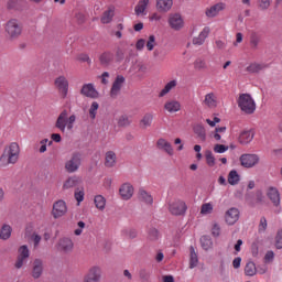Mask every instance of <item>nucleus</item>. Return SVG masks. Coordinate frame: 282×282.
I'll list each match as a JSON object with an SVG mask.
<instances>
[{
    "mask_svg": "<svg viewBox=\"0 0 282 282\" xmlns=\"http://www.w3.org/2000/svg\"><path fill=\"white\" fill-rule=\"evenodd\" d=\"M21 155V147L19 143L11 142L4 147L3 153L0 156V166H9V164H17Z\"/></svg>",
    "mask_w": 282,
    "mask_h": 282,
    "instance_id": "f257e3e1",
    "label": "nucleus"
},
{
    "mask_svg": "<svg viewBox=\"0 0 282 282\" xmlns=\"http://www.w3.org/2000/svg\"><path fill=\"white\" fill-rule=\"evenodd\" d=\"M4 32L8 41H17L23 33V25L17 19H11L6 23Z\"/></svg>",
    "mask_w": 282,
    "mask_h": 282,
    "instance_id": "f03ea898",
    "label": "nucleus"
},
{
    "mask_svg": "<svg viewBox=\"0 0 282 282\" xmlns=\"http://www.w3.org/2000/svg\"><path fill=\"white\" fill-rule=\"evenodd\" d=\"M167 210L173 217H184L188 210V206L183 199L174 198L169 200Z\"/></svg>",
    "mask_w": 282,
    "mask_h": 282,
    "instance_id": "7ed1b4c3",
    "label": "nucleus"
},
{
    "mask_svg": "<svg viewBox=\"0 0 282 282\" xmlns=\"http://www.w3.org/2000/svg\"><path fill=\"white\" fill-rule=\"evenodd\" d=\"M238 107L243 113L252 115L257 111V104L250 94H241L238 98Z\"/></svg>",
    "mask_w": 282,
    "mask_h": 282,
    "instance_id": "20e7f679",
    "label": "nucleus"
},
{
    "mask_svg": "<svg viewBox=\"0 0 282 282\" xmlns=\"http://www.w3.org/2000/svg\"><path fill=\"white\" fill-rule=\"evenodd\" d=\"M83 166V154L80 152H74L70 158L64 163L66 173H78Z\"/></svg>",
    "mask_w": 282,
    "mask_h": 282,
    "instance_id": "39448f33",
    "label": "nucleus"
},
{
    "mask_svg": "<svg viewBox=\"0 0 282 282\" xmlns=\"http://www.w3.org/2000/svg\"><path fill=\"white\" fill-rule=\"evenodd\" d=\"M102 281V267L95 264L88 269L83 278V282H100Z\"/></svg>",
    "mask_w": 282,
    "mask_h": 282,
    "instance_id": "423d86ee",
    "label": "nucleus"
},
{
    "mask_svg": "<svg viewBox=\"0 0 282 282\" xmlns=\"http://www.w3.org/2000/svg\"><path fill=\"white\" fill-rule=\"evenodd\" d=\"M240 164L245 169H252L259 164V155L257 154H242L240 156Z\"/></svg>",
    "mask_w": 282,
    "mask_h": 282,
    "instance_id": "0eeeda50",
    "label": "nucleus"
},
{
    "mask_svg": "<svg viewBox=\"0 0 282 282\" xmlns=\"http://www.w3.org/2000/svg\"><path fill=\"white\" fill-rule=\"evenodd\" d=\"M55 87L58 89L59 94H62V98H67L69 82L65 76H59L55 79Z\"/></svg>",
    "mask_w": 282,
    "mask_h": 282,
    "instance_id": "6e6552de",
    "label": "nucleus"
},
{
    "mask_svg": "<svg viewBox=\"0 0 282 282\" xmlns=\"http://www.w3.org/2000/svg\"><path fill=\"white\" fill-rule=\"evenodd\" d=\"M45 269V262L41 258H36L32 262V272L31 275L34 279H41L43 276V270Z\"/></svg>",
    "mask_w": 282,
    "mask_h": 282,
    "instance_id": "1a4fd4ad",
    "label": "nucleus"
},
{
    "mask_svg": "<svg viewBox=\"0 0 282 282\" xmlns=\"http://www.w3.org/2000/svg\"><path fill=\"white\" fill-rule=\"evenodd\" d=\"M67 213V204L65 200H57L53 204V210L52 215L54 219H58L59 217H63Z\"/></svg>",
    "mask_w": 282,
    "mask_h": 282,
    "instance_id": "9d476101",
    "label": "nucleus"
},
{
    "mask_svg": "<svg viewBox=\"0 0 282 282\" xmlns=\"http://www.w3.org/2000/svg\"><path fill=\"white\" fill-rule=\"evenodd\" d=\"M123 85H124V76L118 75L115 82L112 83V87L110 89V97L118 98V96H120V91Z\"/></svg>",
    "mask_w": 282,
    "mask_h": 282,
    "instance_id": "9b49d317",
    "label": "nucleus"
},
{
    "mask_svg": "<svg viewBox=\"0 0 282 282\" xmlns=\"http://www.w3.org/2000/svg\"><path fill=\"white\" fill-rule=\"evenodd\" d=\"M79 184H83V178L78 175H73L64 181L62 188L63 191H70V188H76Z\"/></svg>",
    "mask_w": 282,
    "mask_h": 282,
    "instance_id": "f8f14e48",
    "label": "nucleus"
},
{
    "mask_svg": "<svg viewBox=\"0 0 282 282\" xmlns=\"http://www.w3.org/2000/svg\"><path fill=\"white\" fill-rule=\"evenodd\" d=\"M169 24L172 30H182L184 28V20L180 13H172L169 18Z\"/></svg>",
    "mask_w": 282,
    "mask_h": 282,
    "instance_id": "ddd939ff",
    "label": "nucleus"
},
{
    "mask_svg": "<svg viewBox=\"0 0 282 282\" xmlns=\"http://www.w3.org/2000/svg\"><path fill=\"white\" fill-rule=\"evenodd\" d=\"M57 246L59 252H64L65 254H69L74 250V241L70 238H61Z\"/></svg>",
    "mask_w": 282,
    "mask_h": 282,
    "instance_id": "4468645a",
    "label": "nucleus"
},
{
    "mask_svg": "<svg viewBox=\"0 0 282 282\" xmlns=\"http://www.w3.org/2000/svg\"><path fill=\"white\" fill-rule=\"evenodd\" d=\"M225 221L229 226H235L237 221H239V209L231 207L229 210L226 212Z\"/></svg>",
    "mask_w": 282,
    "mask_h": 282,
    "instance_id": "2eb2a0df",
    "label": "nucleus"
},
{
    "mask_svg": "<svg viewBox=\"0 0 282 282\" xmlns=\"http://www.w3.org/2000/svg\"><path fill=\"white\" fill-rule=\"evenodd\" d=\"M267 197L270 199L275 208H279V206H281V194L279 193V189H276V187H270L267 193Z\"/></svg>",
    "mask_w": 282,
    "mask_h": 282,
    "instance_id": "dca6fc26",
    "label": "nucleus"
},
{
    "mask_svg": "<svg viewBox=\"0 0 282 282\" xmlns=\"http://www.w3.org/2000/svg\"><path fill=\"white\" fill-rule=\"evenodd\" d=\"M119 195L122 199L128 200L133 197V185L131 183H124L119 188Z\"/></svg>",
    "mask_w": 282,
    "mask_h": 282,
    "instance_id": "f3484780",
    "label": "nucleus"
},
{
    "mask_svg": "<svg viewBox=\"0 0 282 282\" xmlns=\"http://www.w3.org/2000/svg\"><path fill=\"white\" fill-rule=\"evenodd\" d=\"M80 94L86 98H98V93L96 91L94 84L84 85L80 89Z\"/></svg>",
    "mask_w": 282,
    "mask_h": 282,
    "instance_id": "a211bd4d",
    "label": "nucleus"
},
{
    "mask_svg": "<svg viewBox=\"0 0 282 282\" xmlns=\"http://www.w3.org/2000/svg\"><path fill=\"white\" fill-rule=\"evenodd\" d=\"M56 129H59L63 133H65V129L67 127V110H63L59 116L57 117V120L55 122Z\"/></svg>",
    "mask_w": 282,
    "mask_h": 282,
    "instance_id": "6ab92c4d",
    "label": "nucleus"
},
{
    "mask_svg": "<svg viewBox=\"0 0 282 282\" xmlns=\"http://www.w3.org/2000/svg\"><path fill=\"white\" fill-rule=\"evenodd\" d=\"M164 109L169 113H177L182 109V104L175 99H171L164 104Z\"/></svg>",
    "mask_w": 282,
    "mask_h": 282,
    "instance_id": "aec40b11",
    "label": "nucleus"
},
{
    "mask_svg": "<svg viewBox=\"0 0 282 282\" xmlns=\"http://www.w3.org/2000/svg\"><path fill=\"white\" fill-rule=\"evenodd\" d=\"M99 63L102 67H109L113 63V53L106 51L99 56Z\"/></svg>",
    "mask_w": 282,
    "mask_h": 282,
    "instance_id": "412c9836",
    "label": "nucleus"
},
{
    "mask_svg": "<svg viewBox=\"0 0 282 282\" xmlns=\"http://www.w3.org/2000/svg\"><path fill=\"white\" fill-rule=\"evenodd\" d=\"M156 147L161 151H165V153H167V155H173V153H174L173 145H171V142L166 141L165 139H162V138L159 139L156 141Z\"/></svg>",
    "mask_w": 282,
    "mask_h": 282,
    "instance_id": "4be33fe9",
    "label": "nucleus"
},
{
    "mask_svg": "<svg viewBox=\"0 0 282 282\" xmlns=\"http://www.w3.org/2000/svg\"><path fill=\"white\" fill-rule=\"evenodd\" d=\"M208 34H210V29L207 26L203 29L198 36L193 39V45H204L206 39H208Z\"/></svg>",
    "mask_w": 282,
    "mask_h": 282,
    "instance_id": "5701e85b",
    "label": "nucleus"
},
{
    "mask_svg": "<svg viewBox=\"0 0 282 282\" xmlns=\"http://www.w3.org/2000/svg\"><path fill=\"white\" fill-rule=\"evenodd\" d=\"M224 8H225L224 3H217V4L213 6L212 8L207 9L205 14L209 19H213V18L217 17V14H219V12H221V10H224Z\"/></svg>",
    "mask_w": 282,
    "mask_h": 282,
    "instance_id": "b1692460",
    "label": "nucleus"
},
{
    "mask_svg": "<svg viewBox=\"0 0 282 282\" xmlns=\"http://www.w3.org/2000/svg\"><path fill=\"white\" fill-rule=\"evenodd\" d=\"M173 8V0H156V9L159 12H169Z\"/></svg>",
    "mask_w": 282,
    "mask_h": 282,
    "instance_id": "393cba45",
    "label": "nucleus"
},
{
    "mask_svg": "<svg viewBox=\"0 0 282 282\" xmlns=\"http://www.w3.org/2000/svg\"><path fill=\"white\" fill-rule=\"evenodd\" d=\"M139 202H143V204L151 206L153 204V196H151V194H149V192H147L144 188H140Z\"/></svg>",
    "mask_w": 282,
    "mask_h": 282,
    "instance_id": "a878e982",
    "label": "nucleus"
},
{
    "mask_svg": "<svg viewBox=\"0 0 282 282\" xmlns=\"http://www.w3.org/2000/svg\"><path fill=\"white\" fill-rule=\"evenodd\" d=\"M254 139V133L252 131H242L238 138V142L241 144H250L252 140Z\"/></svg>",
    "mask_w": 282,
    "mask_h": 282,
    "instance_id": "bb28decb",
    "label": "nucleus"
},
{
    "mask_svg": "<svg viewBox=\"0 0 282 282\" xmlns=\"http://www.w3.org/2000/svg\"><path fill=\"white\" fill-rule=\"evenodd\" d=\"M193 131L196 135V138H198V140H200V142H204L206 140V128H204V126L202 123H197L193 127Z\"/></svg>",
    "mask_w": 282,
    "mask_h": 282,
    "instance_id": "cd10ccee",
    "label": "nucleus"
},
{
    "mask_svg": "<svg viewBox=\"0 0 282 282\" xmlns=\"http://www.w3.org/2000/svg\"><path fill=\"white\" fill-rule=\"evenodd\" d=\"M203 102L209 109H215V107H217V96H215V93H208L207 95H205V99Z\"/></svg>",
    "mask_w": 282,
    "mask_h": 282,
    "instance_id": "c85d7f7f",
    "label": "nucleus"
},
{
    "mask_svg": "<svg viewBox=\"0 0 282 282\" xmlns=\"http://www.w3.org/2000/svg\"><path fill=\"white\" fill-rule=\"evenodd\" d=\"M115 12L116 7H109L108 10H106L101 17V23H111V21H113Z\"/></svg>",
    "mask_w": 282,
    "mask_h": 282,
    "instance_id": "c756f323",
    "label": "nucleus"
},
{
    "mask_svg": "<svg viewBox=\"0 0 282 282\" xmlns=\"http://www.w3.org/2000/svg\"><path fill=\"white\" fill-rule=\"evenodd\" d=\"M259 43H261V35L257 32H251L249 37V44L251 50H259Z\"/></svg>",
    "mask_w": 282,
    "mask_h": 282,
    "instance_id": "7c9ffc66",
    "label": "nucleus"
},
{
    "mask_svg": "<svg viewBox=\"0 0 282 282\" xmlns=\"http://www.w3.org/2000/svg\"><path fill=\"white\" fill-rule=\"evenodd\" d=\"M177 87V79H173L171 82H169L164 88L161 90V93L159 94L160 98H164V96H166V94H169L172 89H175Z\"/></svg>",
    "mask_w": 282,
    "mask_h": 282,
    "instance_id": "2f4dec72",
    "label": "nucleus"
},
{
    "mask_svg": "<svg viewBox=\"0 0 282 282\" xmlns=\"http://www.w3.org/2000/svg\"><path fill=\"white\" fill-rule=\"evenodd\" d=\"M12 237V227L10 225H3L0 229V239L8 241Z\"/></svg>",
    "mask_w": 282,
    "mask_h": 282,
    "instance_id": "473e14b6",
    "label": "nucleus"
},
{
    "mask_svg": "<svg viewBox=\"0 0 282 282\" xmlns=\"http://www.w3.org/2000/svg\"><path fill=\"white\" fill-rule=\"evenodd\" d=\"M265 67V64L252 63L246 68V72L249 74H259V72H262Z\"/></svg>",
    "mask_w": 282,
    "mask_h": 282,
    "instance_id": "72a5a7b5",
    "label": "nucleus"
},
{
    "mask_svg": "<svg viewBox=\"0 0 282 282\" xmlns=\"http://www.w3.org/2000/svg\"><path fill=\"white\" fill-rule=\"evenodd\" d=\"M189 268L193 270V268H197L199 263V258H197V252H195V247L189 248Z\"/></svg>",
    "mask_w": 282,
    "mask_h": 282,
    "instance_id": "f704fd0d",
    "label": "nucleus"
},
{
    "mask_svg": "<svg viewBox=\"0 0 282 282\" xmlns=\"http://www.w3.org/2000/svg\"><path fill=\"white\" fill-rule=\"evenodd\" d=\"M115 165H116V152L108 151L106 153L105 166H107L108 169H111Z\"/></svg>",
    "mask_w": 282,
    "mask_h": 282,
    "instance_id": "c9c22d12",
    "label": "nucleus"
},
{
    "mask_svg": "<svg viewBox=\"0 0 282 282\" xmlns=\"http://www.w3.org/2000/svg\"><path fill=\"white\" fill-rule=\"evenodd\" d=\"M194 69L196 72H204V69H208V64L206 63V59L198 57L194 61Z\"/></svg>",
    "mask_w": 282,
    "mask_h": 282,
    "instance_id": "e433bc0d",
    "label": "nucleus"
},
{
    "mask_svg": "<svg viewBox=\"0 0 282 282\" xmlns=\"http://www.w3.org/2000/svg\"><path fill=\"white\" fill-rule=\"evenodd\" d=\"M153 122V115L152 113H145L143 118L140 121L141 129H149Z\"/></svg>",
    "mask_w": 282,
    "mask_h": 282,
    "instance_id": "4c0bfd02",
    "label": "nucleus"
},
{
    "mask_svg": "<svg viewBox=\"0 0 282 282\" xmlns=\"http://www.w3.org/2000/svg\"><path fill=\"white\" fill-rule=\"evenodd\" d=\"M148 6H149V0L139 1L134 8V12H135L137 17H140V14H144V11L147 10Z\"/></svg>",
    "mask_w": 282,
    "mask_h": 282,
    "instance_id": "58836bf2",
    "label": "nucleus"
},
{
    "mask_svg": "<svg viewBox=\"0 0 282 282\" xmlns=\"http://www.w3.org/2000/svg\"><path fill=\"white\" fill-rule=\"evenodd\" d=\"M239 173H237V170H231L228 174V184H230L231 186H237V184H239Z\"/></svg>",
    "mask_w": 282,
    "mask_h": 282,
    "instance_id": "ea45409f",
    "label": "nucleus"
},
{
    "mask_svg": "<svg viewBox=\"0 0 282 282\" xmlns=\"http://www.w3.org/2000/svg\"><path fill=\"white\" fill-rule=\"evenodd\" d=\"M95 206L98 208V210H104L105 207L107 206V199L102 195H97L95 196Z\"/></svg>",
    "mask_w": 282,
    "mask_h": 282,
    "instance_id": "a19ab883",
    "label": "nucleus"
},
{
    "mask_svg": "<svg viewBox=\"0 0 282 282\" xmlns=\"http://www.w3.org/2000/svg\"><path fill=\"white\" fill-rule=\"evenodd\" d=\"M245 274L247 276H254L257 274V265L254 262H248L245 267Z\"/></svg>",
    "mask_w": 282,
    "mask_h": 282,
    "instance_id": "79ce46f5",
    "label": "nucleus"
},
{
    "mask_svg": "<svg viewBox=\"0 0 282 282\" xmlns=\"http://www.w3.org/2000/svg\"><path fill=\"white\" fill-rule=\"evenodd\" d=\"M200 246L205 250H210L213 248V239L209 236H203L200 238Z\"/></svg>",
    "mask_w": 282,
    "mask_h": 282,
    "instance_id": "37998d69",
    "label": "nucleus"
},
{
    "mask_svg": "<svg viewBox=\"0 0 282 282\" xmlns=\"http://www.w3.org/2000/svg\"><path fill=\"white\" fill-rule=\"evenodd\" d=\"M148 240L155 243V241L160 240V231L156 228H151L148 232Z\"/></svg>",
    "mask_w": 282,
    "mask_h": 282,
    "instance_id": "c03bdc74",
    "label": "nucleus"
},
{
    "mask_svg": "<svg viewBox=\"0 0 282 282\" xmlns=\"http://www.w3.org/2000/svg\"><path fill=\"white\" fill-rule=\"evenodd\" d=\"M126 239H138V230L134 228H129L123 230Z\"/></svg>",
    "mask_w": 282,
    "mask_h": 282,
    "instance_id": "a18cd8bd",
    "label": "nucleus"
},
{
    "mask_svg": "<svg viewBox=\"0 0 282 282\" xmlns=\"http://www.w3.org/2000/svg\"><path fill=\"white\" fill-rule=\"evenodd\" d=\"M100 108V105L97 101H94L89 108V116L91 120H96V113H98V109Z\"/></svg>",
    "mask_w": 282,
    "mask_h": 282,
    "instance_id": "49530a36",
    "label": "nucleus"
},
{
    "mask_svg": "<svg viewBox=\"0 0 282 282\" xmlns=\"http://www.w3.org/2000/svg\"><path fill=\"white\" fill-rule=\"evenodd\" d=\"M130 124H131V119L129 118V116L123 115L119 117L118 127H129Z\"/></svg>",
    "mask_w": 282,
    "mask_h": 282,
    "instance_id": "de8ad7c7",
    "label": "nucleus"
},
{
    "mask_svg": "<svg viewBox=\"0 0 282 282\" xmlns=\"http://www.w3.org/2000/svg\"><path fill=\"white\" fill-rule=\"evenodd\" d=\"M115 58L117 63H122V61H124V50H122L120 46L116 48Z\"/></svg>",
    "mask_w": 282,
    "mask_h": 282,
    "instance_id": "09e8293b",
    "label": "nucleus"
},
{
    "mask_svg": "<svg viewBox=\"0 0 282 282\" xmlns=\"http://www.w3.org/2000/svg\"><path fill=\"white\" fill-rule=\"evenodd\" d=\"M213 213V204L205 203L200 207V215H210Z\"/></svg>",
    "mask_w": 282,
    "mask_h": 282,
    "instance_id": "8fccbe9b",
    "label": "nucleus"
},
{
    "mask_svg": "<svg viewBox=\"0 0 282 282\" xmlns=\"http://www.w3.org/2000/svg\"><path fill=\"white\" fill-rule=\"evenodd\" d=\"M205 158L208 166H215V155H213V151H205Z\"/></svg>",
    "mask_w": 282,
    "mask_h": 282,
    "instance_id": "3c124183",
    "label": "nucleus"
},
{
    "mask_svg": "<svg viewBox=\"0 0 282 282\" xmlns=\"http://www.w3.org/2000/svg\"><path fill=\"white\" fill-rule=\"evenodd\" d=\"M265 230H268V219H265V217H261L258 227V232H265Z\"/></svg>",
    "mask_w": 282,
    "mask_h": 282,
    "instance_id": "603ef678",
    "label": "nucleus"
},
{
    "mask_svg": "<svg viewBox=\"0 0 282 282\" xmlns=\"http://www.w3.org/2000/svg\"><path fill=\"white\" fill-rule=\"evenodd\" d=\"M271 4H272V1H270V0H259L258 1V8H260L263 11L268 10Z\"/></svg>",
    "mask_w": 282,
    "mask_h": 282,
    "instance_id": "864d4df0",
    "label": "nucleus"
},
{
    "mask_svg": "<svg viewBox=\"0 0 282 282\" xmlns=\"http://www.w3.org/2000/svg\"><path fill=\"white\" fill-rule=\"evenodd\" d=\"M19 252H20L19 257L22 259H28L30 257V250L28 249V246H25V245L20 247Z\"/></svg>",
    "mask_w": 282,
    "mask_h": 282,
    "instance_id": "5fc2aeb1",
    "label": "nucleus"
},
{
    "mask_svg": "<svg viewBox=\"0 0 282 282\" xmlns=\"http://www.w3.org/2000/svg\"><path fill=\"white\" fill-rule=\"evenodd\" d=\"M74 196H75L76 202H78V204H80V202H83L85 199V191L77 188L75 191Z\"/></svg>",
    "mask_w": 282,
    "mask_h": 282,
    "instance_id": "6e6d98bb",
    "label": "nucleus"
},
{
    "mask_svg": "<svg viewBox=\"0 0 282 282\" xmlns=\"http://www.w3.org/2000/svg\"><path fill=\"white\" fill-rule=\"evenodd\" d=\"M275 248L278 250L282 249V229L278 230L276 236H275Z\"/></svg>",
    "mask_w": 282,
    "mask_h": 282,
    "instance_id": "4d7b16f0",
    "label": "nucleus"
},
{
    "mask_svg": "<svg viewBox=\"0 0 282 282\" xmlns=\"http://www.w3.org/2000/svg\"><path fill=\"white\" fill-rule=\"evenodd\" d=\"M147 47L149 52H153V47H155V35H150L147 42Z\"/></svg>",
    "mask_w": 282,
    "mask_h": 282,
    "instance_id": "13d9d810",
    "label": "nucleus"
},
{
    "mask_svg": "<svg viewBox=\"0 0 282 282\" xmlns=\"http://www.w3.org/2000/svg\"><path fill=\"white\" fill-rule=\"evenodd\" d=\"M215 153H226L228 151V145L225 144H215L214 145Z\"/></svg>",
    "mask_w": 282,
    "mask_h": 282,
    "instance_id": "bf43d9fd",
    "label": "nucleus"
},
{
    "mask_svg": "<svg viewBox=\"0 0 282 282\" xmlns=\"http://www.w3.org/2000/svg\"><path fill=\"white\" fill-rule=\"evenodd\" d=\"M139 276H140L141 281L147 282V281H149V279L151 278V273H149V271L142 269V270L139 272Z\"/></svg>",
    "mask_w": 282,
    "mask_h": 282,
    "instance_id": "052dcab7",
    "label": "nucleus"
},
{
    "mask_svg": "<svg viewBox=\"0 0 282 282\" xmlns=\"http://www.w3.org/2000/svg\"><path fill=\"white\" fill-rule=\"evenodd\" d=\"M21 0H9L7 3L8 10H14Z\"/></svg>",
    "mask_w": 282,
    "mask_h": 282,
    "instance_id": "680f3d73",
    "label": "nucleus"
},
{
    "mask_svg": "<svg viewBox=\"0 0 282 282\" xmlns=\"http://www.w3.org/2000/svg\"><path fill=\"white\" fill-rule=\"evenodd\" d=\"M221 231V228L219 227V225L214 224L213 228H212V235L214 237H219V232Z\"/></svg>",
    "mask_w": 282,
    "mask_h": 282,
    "instance_id": "e2e57ef3",
    "label": "nucleus"
},
{
    "mask_svg": "<svg viewBox=\"0 0 282 282\" xmlns=\"http://www.w3.org/2000/svg\"><path fill=\"white\" fill-rule=\"evenodd\" d=\"M215 45L217 50H226V42L223 40H216Z\"/></svg>",
    "mask_w": 282,
    "mask_h": 282,
    "instance_id": "0e129e2a",
    "label": "nucleus"
},
{
    "mask_svg": "<svg viewBox=\"0 0 282 282\" xmlns=\"http://www.w3.org/2000/svg\"><path fill=\"white\" fill-rule=\"evenodd\" d=\"M75 19L79 25H83V23H85V14L83 13H77L75 15Z\"/></svg>",
    "mask_w": 282,
    "mask_h": 282,
    "instance_id": "69168bd1",
    "label": "nucleus"
},
{
    "mask_svg": "<svg viewBox=\"0 0 282 282\" xmlns=\"http://www.w3.org/2000/svg\"><path fill=\"white\" fill-rule=\"evenodd\" d=\"M32 240L34 241V247L36 248L41 243V236H39V234H33Z\"/></svg>",
    "mask_w": 282,
    "mask_h": 282,
    "instance_id": "338daca9",
    "label": "nucleus"
},
{
    "mask_svg": "<svg viewBox=\"0 0 282 282\" xmlns=\"http://www.w3.org/2000/svg\"><path fill=\"white\" fill-rule=\"evenodd\" d=\"M232 267L237 270L239 268H241V258H235L232 261Z\"/></svg>",
    "mask_w": 282,
    "mask_h": 282,
    "instance_id": "774afa93",
    "label": "nucleus"
}]
</instances>
